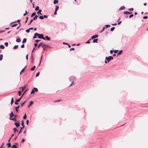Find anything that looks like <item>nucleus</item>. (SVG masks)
<instances>
[{"instance_id": "423d86ee", "label": "nucleus", "mask_w": 148, "mask_h": 148, "mask_svg": "<svg viewBox=\"0 0 148 148\" xmlns=\"http://www.w3.org/2000/svg\"><path fill=\"white\" fill-rule=\"evenodd\" d=\"M20 101V99H16V101L14 103L16 105H17L18 104V103L17 102H19Z\"/></svg>"}, {"instance_id": "9d476101", "label": "nucleus", "mask_w": 148, "mask_h": 148, "mask_svg": "<svg viewBox=\"0 0 148 148\" xmlns=\"http://www.w3.org/2000/svg\"><path fill=\"white\" fill-rule=\"evenodd\" d=\"M14 115V113L13 112H11L10 114V118H12V117Z\"/></svg>"}, {"instance_id": "5fc2aeb1", "label": "nucleus", "mask_w": 148, "mask_h": 148, "mask_svg": "<svg viewBox=\"0 0 148 148\" xmlns=\"http://www.w3.org/2000/svg\"><path fill=\"white\" fill-rule=\"evenodd\" d=\"M33 21V19H31V20L29 23L28 24L29 25V24H30Z\"/></svg>"}, {"instance_id": "b1692460", "label": "nucleus", "mask_w": 148, "mask_h": 148, "mask_svg": "<svg viewBox=\"0 0 148 148\" xmlns=\"http://www.w3.org/2000/svg\"><path fill=\"white\" fill-rule=\"evenodd\" d=\"M3 55L2 54L0 55V61L1 60L3 59Z\"/></svg>"}, {"instance_id": "a19ab883", "label": "nucleus", "mask_w": 148, "mask_h": 148, "mask_svg": "<svg viewBox=\"0 0 148 148\" xmlns=\"http://www.w3.org/2000/svg\"><path fill=\"white\" fill-rule=\"evenodd\" d=\"M39 72H38L37 73H36V77H38V76H39Z\"/></svg>"}, {"instance_id": "de8ad7c7", "label": "nucleus", "mask_w": 148, "mask_h": 148, "mask_svg": "<svg viewBox=\"0 0 148 148\" xmlns=\"http://www.w3.org/2000/svg\"><path fill=\"white\" fill-rule=\"evenodd\" d=\"M17 25V24H14L13 25H12V26H11V27H14V26H16V25Z\"/></svg>"}, {"instance_id": "cd10ccee", "label": "nucleus", "mask_w": 148, "mask_h": 148, "mask_svg": "<svg viewBox=\"0 0 148 148\" xmlns=\"http://www.w3.org/2000/svg\"><path fill=\"white\" fill-rule=\"evenodd\" d=\"M36 15V13L35 12L33 13L31 15V17H33Z\"/></svg>"}, {"instance_id": "6e6552de", "label": "nucleus", "mask_w": 148, "mask_h": 148, "mask_svg": "<svg viewBox=\"0 0 148 148\" xmlns=\"http://www.w3.org/2000/svg\"><path fill=\"white\" fill-rule=\"evenodd\" d=\"M33 104V102L32 101H31L29 103V104L28 105V106L27 107H30Z\"/></svg>"}, {"instance_id": "6ab92c4d", "label": "nucleus", "mask_w": 148, "mask_h": 148, "mask_svg": "<svg viewBox=\"0 0 148 148\" xmlns=\"http://www.w3.org/2000/svg\"><path fill=\"white\" fill-rule=\"evenodd\" d=\"M38 17V16L37 15H36L32 19L34 20H36Z\"/></svg>"}, {"instance_id": "f03ea898", "label": "nucleus", "mask_w": 148, "mask_h": 148, "mask_svg": "<svg viewBox=\"0 0 148 148\" xmlns=\"http://www.w3.org/2000/svg\"><path fill=\"white\" fill-rule=\"evenodd\" d=\"M113 58L112 56H109L108 57H106L105 58L106 60H107V62H109L111 60H113Z\"/></svg>"}, {"instance_id": "f257e3e1", "label": "nucleus", "mask_w": 148, "mask_h": 148, "mask_svg": "<svg viewBox=\"0 0 148 148\" xmlns=\"http://www.w3.org/2000/svg\"><path fill=\"white\" fill-rule=\"evenodd\" d=\"M34 35L36 36H38V37L39 38L42 39L43 40H45V38L43 37V35L42 34H39L37 33H35L34 34Z\"/></svg>"}, {"instance_id": "412c9836", "label": "nucleus", "mask_w": 148, "mask_h": 148, "mask_svg": "<svg viewBox=\"0 0 148 148\" xmlns=\"http://www.w3.org/2000/svg\"><path fill=\"white\" fill-rule=\"evenodd\" d=\"M45 38H46V39L48 40H50V39H51L48 36H46Z\"/></svg>"}, {"instance_id": "39448f33", "label": "nucleus", "mask_w": 148, "mask_h": 148, "mask_svg": "<svg viewBox=\"0 0 148 148\" xmlns=\"http://www.w3.org/2000/svg\"><path fill=\"white\" fill-rule=\"evenodd\" d=\"M98 35H95L93 36L91 38V39H93L95 38H97L98 37Z\"/></svg>"}, {"instance_id": "2eb2a0df", "label": "nucleus", "mask_w": 148, "mask_h": 148, "mask_svg": "<svg viewBox=\"0 0 148 148\" xmlns=\"http://www.w3.org/2000/svg\"><path fill=\"white\" fill-rule=\"evenodd\" d=\"M27 41V39L26 38H24L22 41V43H24L26 42Z\"/></svg>"}, {"instance_id": "0e129e2a", "label": "nucleus", "mask_w": 148, "mask_h": 148, "mask_svg": "<svg viewBox=\"0 0 148 148\" xmlns=\"http://www.w3.org/2000/svg\"><path fill=\"white\" fill-rule=\"evenodd\" d=\"M31 59H32V62H34V59H33V58L32 57L31 58Z\"/></svg>"}, {"instance_id": "338daca9", "label": "nucleus", "mask_w": 148, "mask_h": 148, "mask_svg": "<svg viewBox=\"0 0 148 148\" xmlns=\"http://www.w3.org/2000/svg\"><path fill=\"white\" fill-rule=\"evenodd\" d=\"M113 52V51L112 50H111L110 51V53L111 54Z\"/></svg>"}, {"instance_id": "e433bc0d", "label": "nucleus", "mask_w": 148, "mask_h": 148, "mask_svg": "<svg viewBox=\"0 0 148 148\" xmlns=\"http://www.w3.org/2000/svg\"><path fill=\"white\" fill-rule=\"evenodd\" d=\"M25 102H26V101H25L23 103L21 104V107H23L24 105L25 104Z\"/></svg>"}, {"instance_id": "c85d7f7f", "label": "nucleus", "mask_w": 148, "mask_h": 148, "mask_svg": "<svg viewBox=\"0 0 148 148\" xmlns=\"http://www.w3.org/2000/svg\"><path fill=\"white\" fill-rule=\"evenodd\" d=\"M98 40V39H94L93 40V42L94 43H95V42H97V41Z\"/></svg>"}, {"instance_id": "f8f14e48", "label": "nucleus", "mask_w": 148, "mask_h": 148, "mask_svg": "<svg viewBox=\"0 0 148 148\" xmlns=\"http://www.w3.org/2000/svg\"><path fill=\"white\" fill-rule=\"evenodd\" d=\"M25 88H26V86H25L23 87H21L20 88V89L22 88V92H23L25 90Z\"/></svg>"}, {"instance_id": "473e14b6", "label": "nucleus", "mask_w": 148, "mask_h": 148, "mask_svg": "<svg viewBox=\"0 0 148 148\" xmlns=\"http://www.w3.org/2000/svg\"><path fill=\"white\" fill-rule=\"evenodd\" d=\"M28 89H27L25 90L24 92H23V93L22 95L21 96V97H22L23 95L27 91V90Z\"/></svg>"}, {"instance_id": "37998d69", "label": "nucleus", "mask_w": 148, "mask_h": 148, "mask_svg": "<svg viewBox=\"0 0 148 148\" xmlns=\"http://www.w3.org/2000/svg\"><path fill=\"white\" fill-rule=\"evenodd\" d=\"M34 89L33 88V89H32V90L31 91L30 93L32 94V93H34Z\"/></svg>"}, {"instance_id": "774afa93", "label": "nucleus", "mask_w": 148, "mask_h": 148, "mask_svg": "<svg viewBox=\"0 0 148 148\" xmlns=\"http://www.w3.org/2000/svg\"><path fill=\"white\" fill-rule=\"evenodd\" d=\"M43 18L44 17V18H47V16H46L45 15H44L43 16Z\"/></svg>"}, {"instance_id": "9b49d317", "label": "nucleus", "mask_w": 148, "mask_h": 148, "mask_svg": "<svg viewBox=\"0 0 148 148\" xmlns=\"http://www.w3.org/2000/svg\"><path fill=\"white\" fill-rule=\"evenodd\" d=\"M125 7L124 6H122L119 8V10L120 11L122 10H124L125 9Z\"/></svg>"}, {"instance_id": "dca6fc26", "label": "nucleus", "mask_w": 148, "mask_h": 148, "mask_svg": "<svg viewBox=\"0 0 148 148\" xmlns=\"http://www.w3.org/2000/svg\"><path fill=\"white\" fill-rule=\"evenodd\" d=\"M19 108V106H18L15 108V110L17 112H18V109Z\"/></svg>"}, {"instance_id": "69168bd1", "label": "nucleus", "mask_w": 148, "mask_h": 148, "mask_svg": "<svg viewBox=\"0 0 148 148\" xmlns=\"http://www.w3.org/2000/svg\"><path fill=\"white\" fill-rule=\"evenodd\" d=\"M118 50H114V53H117V51H118Z\"/></svg>"}, {"instance_id": "aec40b11", "label": "nucleus", "mask_w": 148, "mask_h": 148, "mask_svg": "<svg viewBox=\"0 0 148 148\" xmlns=\"http://www.w3.org/2000/svg\"><path fill=\"white\" fill-rule=\"evenodd\" d=\"M59 8V7L58 6H56L55 7V11H57Z\"/></svg>"}, {"instance_id": "2f4dec72", "label": "nucleus", "mask_w": 148, "mask_h": 148, "mask_svg": "<svg viewBox=\"0 0 148 148\" xmlns=\"http://www.w3.org/2000/svg\"><path fill=\"white\" fill-rule=\"evenodd\" d=\"M39 7L38 6L36 7L35 9V10L36 11H38L39 10Z\"/></svg>"}, {"instance_id": "79ce46f5", "label": "nucleus", "mask_w": 148, "mask_h": 148, "mask_svg": "<svg viewBox=\"0 0 148 148\" xmlns=\"http://www.w3.org/2000/svg\"><path fill=\"white\" fill-rule=\"evenodd\" d=\"M8 43L7 42H6L4 43V45L7 47L8 45Z\"/></svg>"}, {"instance_id": "a211bd4d", "label": "nucleus", "mask_w": 148, "mask_h": 148, "mask_svg": "<svg viewBox=\"0 0 148 148\" xmlns=\"http://www.w3.org/2000/svg\"><path fill=\"white\" fill-rule=\"evenodd\" d=\"M58 0H54L53 1V3L55 4L56 3H58Z\"/></svg>"}, {"instance_id": "603ef678", "label": "nucleus", "mask_w": 148, "mask_h": 148, "mask_svg": "<svg viewBox=\"0 0 148 148\" xmlns=\"http://www.w3.org/2000/svg\"><path fill=\"white\" fill-rule=\"evenodd\" d=\"M14 131L15 132L16 131H17V129L16 128H14L13 129Z\"/></svg>"}, {"instance_id": "c756f323", "label": "nucleus", "mask_w": 148, "mask_h": 148, "mask_svg": "<svg viewBox=\"0 0 148 148\" xmlns=\"http://www.w3.org/2000/svg\"><path fill=\"white\" fill-rule=\"evenodd\" d=\"M13 103V98L12 97L11 99V104L12 105Z\"/></svg>"}, {"instance_id": "20e7f679", "label": "nucleus", "mask_w": 148, "mask_h": 148, "mask_svg": "<svg viewBox=\"0 0 148 148\" xmlns=\"http://www.w3.org/2000/svg\"><path fill=\"white\" fill-rule=\"evenodd\" d=\"M14 117L13 118H10V120H13L14 121H16V117L17 116L16 115H14Z\"/></svg>"}, {"instance_id": "4be33fe9", "label": "nucleus", "mask_w": 148, "mask_h": 148, "mask_svg": "<svg viewBox=\"0 0 148 148\" xmlns=\"http://www.w3.org/2000/svg\"><path fill=\"white\" fill-rule=\"evenodd\" d=\"M21 125L23 127V128L24 127V122L23 121H21Z\"/></svg>"}, {"instance_id": "ea45409f", "label": "nucleus", "mask_w": 148, "mask_h": 148, "mask_svg": "<svg viewBox=\"0 0 148 148\" xmlns=\"http://www.w3.org/2000/svg\"><path fill=\"white\" fill-rule=\"evenodd\" d=\"M71 78H73V79H74V77H71L69 78V80L71 81H72V79H71Z\"/></svg>"}, {"instance_id": "a18cd8bd", "label": "nucleus", "mask_w": 148, "mask_h": 148, "mask_svg": "<svg viewBox=\"0 0 148 148\" xmlns=\"http://www.w3.org/2000/svg\"><path fill=\"white\" fill-rule=\"evenodd\" d=\"M4 143H3L1 145V147H0V148H2V147H3V145H4Z\"/></svg>"}, {"instance_id": "09e8293b", "label": "nucleus", "mask_w": 148, "mask_h": 148, "mask_svg": "<svg viewBox=\"0 0 148 148\" xmlns=\"http://www.w3.org/2000/svg\"><path fill=\"white\" fill-rule=\"evenodd\" d=\"M105 28V27H103L102 29L100 31V32H103Z\"/></svg>"}, {"instance_id": "72a5a7b5", "label": "nucleus", "mask_w": 148, "mask_h": 148, "mask_svg": "<svg viewBox=\"0 0 148 148\" xmlns=\"http://www.w3.org/2000/svg\"><path fill=\"white\" fill-rule=\"evenodd\" d=\"M33 89L34 91H35L37 92L38 90V89L36 88H34Z\"/></svg>"}, {"instance_id": "c03bdc74", "label": "nucleus", "mask_w": 148, "mask_h": 148, "mask_svg": "<svg viewBox=\"0 0 148 148\" xmlns=\"http://www.w3.org/2000/svg\"><path fill=\"white\" fill-rule=\"evenodd\" d=\"M21 91H19L18 92V95L19 96H20L21 94Z\"/></svg>"}, {"instance_id": "1a4fd4ad", "label": "nucleus", "mask_w": 148, "mask_h": 148, "mask_svg": "<svg viewBox=\"0 0 148 148\" xmlns=\"http://www.w3.org/2000/svg\"><path fill=\"white\" fill-rule=\"evenodd\" d=\"M41 11L42 10H38V11L37 12V14L38 15L40 14V15H42V14L41 13Z\"/></svg>"}, {"instance_id": "13d9d810", "label": "nucleus", "mask_w": 148, "mask_h": 148, "mask_svg": "<svg viewBox=\"0 0 148 148\" xmlns=\"http://www.w3.org/2000/svg\"><path fill=\"white\" fill-rule=\"evenodd\" d=\"M74 84V83L73 81L72 83L70 84V85L69 86H72V85H73V84Z\"/></svg>"}, {"instance_id": "58836bf2", "label": "nucleus", "mask_w": 148, "mask_h": 148, "mask_svg": "<svg viewBox=\"0 0 148 148\" xmlns=\"http://www.w3.org/2000/svg\"><path fill=\"white\" fill-rule=\"evenodd\" d=\"M26 32H27V33H28L29 32H30V30L29 29H27V30H26L25 31Z\"/></svg>"}, {"instance_id": "0eeeda50", "label": "nucleus", "mask_w": 148, "mask_h": 148, "mask_svg": "<svg viewBox=\"0 0 148 148\" xmlns=\"http://www.w3.org/2000/svg\"><path fill=\"white\" fill-rule=\"evenodd\" d=\"M123 13L125 14H132V12H129L127 11H125Z\"/></svg>"}, {"instance_id": "4468645a", "label": "nucleus", "mask_w": 148, "mask_h": 148, "mask_svg": "<svg viewBox=\"0 0 148 148\" xmlns=\"http://www.w3.org/2000/svg\"><path fill=\"white\" fill-rule=\"evenodd\" d=\"M15 125L17 127H18L19 126V124L18 123H15Z\"/></svg>"}, {"instance_id": "680f3d73", "label": "nucleus", "mask_w": 148, "mask_h": 148, "mask_svg": "<svg viewBox=\"0 0 148 148\" xmlns=\"http://www.w3.org/2000/svg\"><path fill=\"white\" fill-rule=\"evenodd\" d=\"M42 56L41 57V58H40V63L39 65H40V64L41 63V60H42Z\"/></svg>"}, {"instance_id": "3c124183", "label": "nucleus", "mask_w": 148, "mask_h": 148, "mask_svg": "<svg viewBox=\"0 0 148 148\" xmlns=\"http://www.w3.org/2000/svg\"><path fill=\"white\" fill-rule=\"evenodd\" d=\"M27 66H26L25 67H24V68L22 70H21V72H23L25 69V68H26Z\"/></svg>"}, {"instance_id": "ddd939ff", "label": "nucleus", "mask_w": 148, "mask_h": 148, "mask_svg": "<svg viewBox=\"0 0 148 148\" xmlns=\"http://www.w3.org/2000/svg\"><path fill=\"white\" fill-rule=\"evenodd\" d=\"M21 40L20 38H18L16 39V41L18 42H21Z\"/></svg>"}, {"instance_id": "49530a36", "label": "nucleus", "mask_w": 148, "mask_h": 148, "mask_svg": "<svg viewBox=\"0 0 148 148\" xmlns=\"http://www.w3.org/2000/svg\"><path fill=\"white\" fill-rule=\"evenodd\" d=\"M133 16H134L133 14H131L130 15V16H129V18H131Z\"/></svg>"}, {"instance_id": "4d7b16f0", "label": "nucleus", "mask_w": 148, "mask_h": 148, "mask_svg": "<svg viewBox=\"0 0 148 148\" xmlns=\"http://www.w3.org/2000/svg\"><path fill=\"white\" fill-rule=\"evenodd\" d=\"M26 21H25V23H27V22L28 19V17H27L26 18Z\"/></svg>"}, {"instance_id": "393cba45", "label": "nucleus", "mask_w": 148, "mask_h": 148, "mask_svg": "<svg viewBox=\"0 0 148 148\" xmlns=\"http://www.w3.org/2000/svg\"><path fill=\"white\" fill-rule=\"evenodd\" d=\"M7 145H8V148H9L11 146V144L10 143H8L7 144Z\"/></svg>"}, {"instance_id": "bf43d9fd", "label": "nucleus", "mask_w": 148, "mask_h": 148, "mask_svg": "<svg viewBox=\"0 0 148 148\" xmlns=\"http://www.w3.org/2000/svg\"><path fill=\"white\" fill-rule=\"evenodd\" d=\"M40 40H36L34 41V42H38Z\"/></svg>"}, {"instance_id": "052dcab7", "label": "nucleus", "mask_w": 148, "mask_h": 148, "mask_svg": "<svg viewBox=\"0 0 148 148\" xmlns=\"http://www.w3.org/2000/svg\"><path fill=\"white\" fill-rule=\"evenodd\" d=\"M28 123H29V121L28 120H27V121H26V124H27V125H28Z\"/></svg>"}, {"instance_id": "864d4df0", "label": "nucleus", "mask_w": 148, "mask_h": 148, "mask_svg": "<svg viewBox=\"0 0 148 148\" xmlns=\"http://www.w3.org/2000/svg\"><path fill=\"white\" fill-rule=\"evenodd\" d=\"M21 47L22 48H23L24 47H25V45H24V44H23L22 45H21Z\"/></svg>"}, {"instance_id": "8fccbe9b", "label": "nucleus", "mask_w": 148, "mask_h": 148, "mask_svg": "<svg viewBox=\"0 0 148 148\" xmlns=\"http://www.w3.org/2000/svg\"><path fill=\"white\" fill-rule=\"evenodd\" d=\"M128 10L129 11H133V8H129L128 9Z\"/></svg>"}, {"instance_id": "f3484780", "label": "nucleus", "mask_w": 148, "mask_h": 148, "mask_svg": "<svg viewBox=\"0 0 148 148\" xmlns=\"http://www.w3.org/2000/svg\"><path fill=\"white\" fill-rule=\"evenodd\" d=\"M122 53V50H120L118 53V55L121 54Z\"/></svg>"}, {"instance_id": "5701e85b", "label": "nucleus", "mask_w": 148, "mask_h": 148, "mask_svg": "<svg viewBox=\"0 0 148 148\" xmlns=\"http://www.w3.org/2000/svg\"><path fill=\"white\" fill-rule=\"evenodd\" d=\"M5 48L4 46L3 45H0V48L2 49H4Z\"/></svg>"}, {"instance_id": "f704fd0d", "label": "nucleus", "mask_w": 148, "mask_h": 148, "mask_svg": "<svg viewBox=\"0 0 148 148\" xmlns=\"http://www.w3.org/2000/svg\"><path fill=\"white\" fill-rule=\"evenodd\" d=\"M26 117H27V116H26V114H25L23 116V118L24 119H25L26 118Z\"/></svg>"}, {"instance_id": "7ed1b4c3", "label": "nucleus", "mask_w": 148, "mask_h": 148, "mask_svg": "<svg viewBox=\"0 0 148 148\" xmlns=\"http://www.w3.org/2000/svg\"><path fill=\"white\" fill-rule=\"evenodd\" d=\"M40 46H42L43 48H44V47H48V46L47 45H45L43 44L41 42L40 44L38 45V47L39 48Z\"/></svg>"}, {"instance_id": "bb28decb", "label": "nucleus", "mask_w": 148, "mask_h": 148, "mask_svg": "<svg viewBox=\"0 0 148 148\" xmlns=\"http://www.w3.org/2000/svg\"><path fill=\"white\" fill-rule=\"evenodd\" d=\"M18 47V45H15L14 47H13V49H16Z\"/></svg>"}, {"instance_id": "a878e982", "label": "nucleus", "mask_w": 148, "mask_h": 148, "mask_svg": "<svg viewBox=\"0 0 148 148\" xmlns=\"http://www.w3.org/2000/svg\"><path fill=\"white\" fill-rule=\"evenodd\" d=\"M12 148H17L16 145H13L12 146Z\"/></svg>"}, {"instance_id": "6e6d98bb", "label": "nucleus", "mask_w": 148, "mask_h": 148, "mask_svg": "<svg viewBox=\"0 0 148 148\" xmlns=\"http://www.w3.org/2000/svg\"><path fill=\"white\" fill-rule=\"evenodd\" d=\"M105 26H106V27H110V25H105Z\"/></svg>"}, {"instance_id": "e2e57ef3", "label": "nucleus", "mask_w": 148, "mask_h": 148, "mask_svg": "<svg viewBox=\"0 0 148 148\" xmlns=\"http://www.w3.org/2000/svg\"><path fill=\"white\" fill-rule=\"evenodd\" d=\"M143 18L144 19H147V16H144L143 17Z\"/></svg>"}, {"instance_id": "4c0bfd02", "label": "nucleus", "mask_w": 148, "mask_h": 148, "mask_svg": "<svg viewBox=\"0 0 148 148\" xmlns=\"http://www.w3.org/2000/svg\"><path fill=\"white\" fill-rule=\"evenodd\" d=\"M39 18L41 19H44L43 16H40L39 17Z\"/></svg>"}, {"instance_id": "7c9ffc66", "label": "nucleus", "mask_w": 148, "mask_h": 148, "mask_svg": "<svg viewBox=\"0 0 148 148\" xmlns=\"http://www.w3.org/2000/svg\"><path fill=\"white\" fill-rule=\"evenodd\" d=\"M35 66H34L31 69V70L32 71H33L35 69Z\"/></svg>"}, {"instance_id": "c9c22d12", "label": "nucleus", "mask_w": 148, "mask_h": 148, "mask_svg": "<svg viewBox=\"0 0 148 148\" xmlns=\"http://www.w3.org/2000/svg\"><path fill=\"white\" fill-rule=\"evenodd\" d=\"M114 29H115L114 27H112L111 28L110 30L112 31L114 30Z\"/></svg>"}]
</instances>
